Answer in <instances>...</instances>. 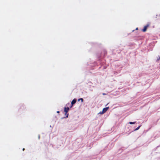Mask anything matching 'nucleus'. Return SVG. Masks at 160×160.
<instances>
[{
    "label": "nucleus",
    "mask_w": 160,
    "mask_h": 160,
    "mask_svg": "<svg viewBox=\"0 0 160 160\" xmlns=\"http://www.w3.org/2000/svg\"><path fill=\"white\" fill-rule=\"evenodd\" d=\"M69 108L68 107H65L64 108V111L65 112V115H66L67 113L68 112V110H69Z\"/></svg>",
    "instance_id": "obj_1"
},
{
    "label": "nucleus",
    "mask_w": 160,
    "mask_h": 160,
    "mask_svg": "<svg viewBox=\"0 0 160 160\" xmlns=\"http://www.w3.org/2000/svg\"><path fill=\"white\" fill-rule=\"evenodd\" d=\"M149 26V24H147V25L145 26L144 27V28L142 30V31L143 32H145L146 31L147 28Z\"/></svg>",
    "instance_id": "obj_2"
},
{
    "label": "nucleus",
    "mask_w": 160,
    "mask_h": 160,
    "mask_svg": "<svg viewBox=\"0 0 160 160\" xmlns=\"http://www.w3.org/2000/svg\"><path fill=\"white\" fill-rule=\"evenodd\" d=\"M77 101V99H76L74 98L73 99L71 102V104H72V106H73V105L75 103H76V102Z\"/></svg>",
    "instance_id": "obj_3"
},
{
    "label": "nucleus",
    "mask_w": 160,
    "mask_h": 160,
    "mask_svg": "<svg viewBox=\"0 0 160 160\" xmlns=\"http://www.w3.org/2000/svg\"><path fill=\"white\" fill-rule=\"evenodd\" d=\"M109 108V107H106L103 108L102 110L103 113H105Z\"/></svg>",
    "instance_id": "obj_4"
},
{
    "label": "nucleus",
    "mask_w": 160,
    "mask_h": 160,
    "mask_svg": "<svg viewBox=\"0 0 160 160\" xmlns=\"http://www.w3.org/2000/svg\"><path fill=\"white\" fill-rule=\"evenodd\" d=\"M81 101L82 102H83V99L82 98H80L78 99V101Z\"/></svg>",
    "instance_id": "obj_5"
},
{
    "label": "nucleus",
    "mask_w": 160,
    "mask_h": 160,
    "mask_svg": "<svg viewBox=\"0 0 160 160\" xmlns=\"http://www.w3.org/2000/svg\"><path fill=\"white\" fill-rule=\"evenodd\" d=\"M141 126H139L137 128H136V129H135L134 131H137L141 127Z\"/></svg>",
    "instance_id": "obj_6"
},
{
    "label": "nucleus",
    "mask_w": 160,
    "mask_h": 160,
    "mask_svg": "<svg viewBox=\"0 0 160 160\" xmlns=\"http://www.w3.org/2000/svg\"><path fill=\"white\" fill-rule=\"evenodd\" d=\"M136 122H129V123L130 124H135V123H136Z\"/></svg>",
    "instance_id": "obj_7"
},
{
    "label": "nucleus",
    "mask_w": 160,
    "mask_h": 160,
    "mask_svg": "<svg viewBox=\"0 0 160 160\" xmlns=\"http://www.w3.org/2000/svg\"><path fill=\"white\" fill-rule=\"evenodd\" d=\"M68 114H66V115H66V117H64L63 118H68Z\"/></svg>",
    "instance_id": "obj_8"
},
{
    "label": "nucleus",
    "mask_w": 160,
    "mask_h": 160,
    "mask_svg": "<svg viewBox=\"0 0 160 160\" xmlns=\"http://www.w3.org/2000/svg\"><path fill=\"white\" fill-rule=\"evenodd\" d=\"M103 111H102V112H99V114H102L103 113H103Z\"/></svg>",
    "instance_id": "obj_9"
},
{
    "label": "nucleus",
    "mask_w": 160,
    "mask_h": 160,
    "mask_svg": "<svg viewBox=\"0 0 160 160\" xmlns=\"http://www.w3.org/2000/svg\"><path fill=\"white\" fill-rule=\"evenodd\" d=\"M160 58L159 57V56L158 58H157V61H158V60H160Z\"/></svg>",
    "instance_id": "obj_10"
},
{
    "label": "nucleus",
    "mask_w": 160,
    "mask_h": 160,
    "mask_svg": "<svg viewBox=\"0 0 160 160\" xmlns=\"http://www.w3.org/2000/svg\"><path fill=\"white\" fill-rule=\"evenodd\" d=\"M106 52L105 51L104 52V55H105V54H106Z\"/></svg>",
    "instance_id": "obj_11"
},
{
    "label": "nucleus",
    "mask_w": 160,
    "mask_h": 160,
    "mask_svg": "<svg viewBox=\"0 0 160 160\" xmlns=\"http://www.w3.org/2000/svg\"><path fill=\"white\" fill-rule=\"evenodd\" d=\"M59 112H59V111H57V113H59Z\"/></svg>",
    "instance_id": "obj_12"
},
{
    "label": "nucleus",
    "mask_w": 160,
    "mask_h": 160,
    "mask_svg": "<svg viewBox=\"0 0 160 160\" xmlns=\"http://www.w3.org/2000/svg\"><path fill=\"white\" fill-rule=\"evenodd\" d=\"M72 106V104H71V107H70V108H71Z\"/></svg>",
    "instance_id": "obj_13"
},
{
    "label": "nucleus",
    "mask_w": 160,
    "mask_h": 160,
    "mask_svg": "<svg viewBox=\"0 0 160 160\" xmlns=\"http://www.w3.org/2000/svg\"><path fill=\"white\" fill-rule=\"evenodd\" d=\"M24 150H25V149H24V148H23L22 149L23 151H24Z\"/></svg>",
    "instance_id": "obj_14"
},
{
    "label": "nucleus",
    "mask_w": 160,
    "mask_h": 160,
    "mask_svg": "<svg viewBox=\"0 0 160 160\" xmlns=\"http://www.w3.org/2000/svg\"><path fill=\"white\" fill-rule=\"evenodd\" d=\"M38 138H39H39H40V136L39 135V136H38Z\"/></svg>",
    "instance_id": "obj_15"
},
{
    "label": "nucleus",
    "mask_w": 160,
    "mask_h": 160,
    "mask_svg": "<svg viewBox=\"0 0 160 160\" xmlns=\"http://www.w3.org/2000/svg\"><path fill=\"white\" fill-rule=\"evenodd\" d=\"M138 29V28H137L136 29V30H137Z\"/></svg>",
    "instance_id": "obj_16"
},
{
    "label": "nucleus",
    "mask_w": 160,
    "mask_h": 160,
    "mask_svg": "<svg viewBox=\"0 0 160 160\" xmlns=\"http://www.w3.org/2000/svg\"><path fill=\"white\" fill-rule=\"evenodd\" d=\"M103 95H105V93H103Z\"/></svg>",
    "instance_id": "obj_17"
},
{
    "label": "nucleus",
    "mask_w": 160,
    "mask_h": 160,
    "mask_svg": "<svg viewBox=\"0 0 160 160\" xmlns=\"http://www.w3.org/2000/svg\"><path fill=\"white\" fill-rule=\"evenodd\" d=\"M159 16H160V15H159Z\"/></svg>",
    "instance_id": "obj_18"
}]
</instances>
